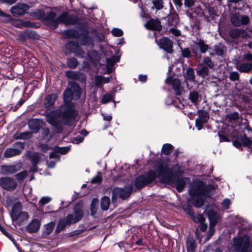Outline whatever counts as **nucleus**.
<instances>
[{"mask_svg":"<svg viewBox=\"0 0 252 252\" xmlns=\"http://www.w3.org/2000/svg\"><path fill=\"white\" fill-rule=\"evenodd\" d=\"M70 85L71 89L67 88L64 92V103L60 110L52 111L46 115L47 121L54 126H58V118H61L63 122L68 125H71L75 121L77 113L71 101L73 98L77 99L80 97L81 89L76 82H70Z\"/></svg>","mask_w":252,"mask_h":252,"instance_id":"nucleus-1","label":"nucleus"},{"mask_svg":"<svg viewBox=\"0 0 252 252\" xmlns=\"http://www.w3.org/2000/svg\"><path fill=\"white\" fill-rule=\"evenodd\" d=\"M153 168L158 173V178H159L162 182L175 187L179 192L182 191L187 182L190 181L189 178L174 177L172 169L169 168L167 164H164L162 161H156Z\"/></svg>","mask_w":252,"mask_h":252,"instance_id":"nucleus-2","label":"nucleus"},{"mask_svg":"<svg viewBox=\"0 0 252 252\" xmlns=\"http://www.w3.org/2000/svg\"><path fill=\"white\" fill-rule=\"evenodd\" d=\"M230 21L233 26L240 27L249 26L251 23V19L248 15L235 12L230 14ZM228 33L229 36L234 39L240 37L247 39L250 37L246 30L242 28H233L229 30Z\"/></svg>","mask_w":252,"mask_h":252,"instance_id":"nucleus-3","label":"nucleus"},{"mask_svg":"<svg viewBox=\"0 0 252 252\" xmlns=\"http://www.w3.org/2000/svg\"><path fill=\"white\" fill-rule=\"evenodd\" d=\"M99 42L100 44L98 45V51L101 52L99 55L95 54V61L103 59L104 61H106V70L102 72L103 74H110L115 69L114 65L116 62L119 61V57H113L111 58H106L107 55V49L108 47L107 41L105 40V35L103 32L100 33L95 31V42Z\"/></svg>","mask_w":252,"mask_h":252,"instance_id":"nucleus-4","label":"nucleus"},{"mask_svg":"<svg viewBox=\"0 0 252 252\" xmlns=\"http://www.w3.org/2000/svg\"><path fill=\"white\" fill-rule=\"evenodd\" d=\"M83 216V203L82 201H80L74 206L72 214H69L65 218L59 220L57 231H60L66 226L77 222L82 219Z\"/></svg>","mask_w":252,"mask_h":252,"instance_id":"nucleus-5","label":"nucleus"},{"mask_svg":"<svg viewBox=\"0 0 252 252\" xmlns=\"http://www.w3.org/2000/svg\"><path fill=\"white\" fill-rule=\"evenodd\" d=\"M10 217L12 220L13 225L16 227L21 228L28 220L30 216L28 212L22 211V204L19 202L15 203L12 208L10 212Z\"/></svg>","mask_w":252,"mask_h":252,"instance_id":"nucleus-6","label":"nucleus"},{"mask_svg":"<svg viewBox=\"0 0 252 252\" xmlns=\"http://www.w3.org/2000/svg\"><path fill=\"white\" fill-rule=\"evenodd\" d=\"M215 189L212 185H206L201 181H196L193 182L189 189V193L190 196L202 195L209 197L211 194L210 191Z\"/></svg>","mask_w":252,"mask_h":252,"instance_id":"nucleus-7","label":"nucleus"},{"mask_svg":"<svg viewBox=\"0 0 252 252\" xmlns=\"http://www.w3.org/2000/svg\"><path fill=\"white\" fill-rule=\"evenodd\" d=\"M231 248L235 252H252L249 236L245 235L242 238H234Z\"/></svg>","mask_w":252,"mask_h":252,"instance_id":"nucleus-8","label":"nucleus"},{"mask_svg":"<svg viewBox=\"0 0 252 252\" xmlns=\"http://www.w3.org/2000/svg\"><path fill=\"white\" fill-rule=\"evenodd\" d=\"M245 128L247 130L248 133L244 132L234 138L233 141V144L237 148L243 146L252 149V129L248 125L246 126Z\"/></svg>","mask_w":252,"mask_h":252,"instance_id":"nucleus-9","label":"nucleus"},{"mask_svg":"<svg viewBox=\"0 0 252 252\" xmlns=\"http://www.w3.org/2000/svg\"><path fill=\"white\" fill-rule=\"evenodd\" d=\"M158 177V173L154 170H151L144 175H141L136 178L134 185L135 187L141 189L145 186L152 183Z\"/></svg>","mask_w":252,"mask_h":252,"instance_id":"nucleus-10","label":"nucleus"},{"mask_svg":"<svg viewBox=\"0 0 252 252\" xmlns=\"http://www.w3.org/2000/svg\"><path fill=\"white\" fill-rule=\"evenodd\" d=\"M13 147L5 149L3 156L5 158H11L21 154L22 150L24 148V144L21 142H16L13 144Z\"/></svg>","mask_w":252,"mask_h":252,"instance_id":"nucleus-11","label":"nucleus"},{"mask_svg":"<svg viewBox=\"0 0 252 252\" xmlns=\"http://www.w3.org/2000/svg\"><path fill=\"white\" fill-rule=\"evenodd\" d=\"M133 189L132 186H127L124 189L115 188L113 190L112 200L114 201L117 199L118 196L122 199H126L128 198L131 194Z\"/></svg>","mask_w":252,"mask_h":252,"instance_id":"nucleus-12","label":"nucleus"},{"mask_svg":"<svg viewBox=\"0 0 252 252\" xmlns=\"http://www.w3.org/2000/svg\"><path fill=\"white\" fill-rule=\"evenodd\" d=\"M17 186V183L12 177L6 176L0 178V187L6 191H14Z\"/></svg>","mask_w":252,"mask_h":252,"instance_id":"nucleus-13","label":"nucleus"},{"mask_svg":"<svg viewBox=\"0 0 252 252\" xmlns=\"http://www.w3.org/2000/svg\"><path fill=\"white\" fill-rule=\"evenodd\" d=\"M43 20L45 24L52 29H56L59 25V17H56V13L53 11L44 14Z\"/></svg>","mask_w":252,"mask_h":252,"instance_id":"nucleus-14","label":"nucleus"},{"mask_svg":"<svg viewBox=\"0 0 252 252\" xmlns=\"http://www.w3.org/2000/svg\"><path fill=\"white\" fill-rule=\"evenodd\" d=\"M208 49L209 45L206 44L202 40H200L198 42H194L193 45L191 46L192 52L196 57L200 56L199 52L205 53Z\"/></svg>","mask_w":252,"mask_h":252,"instance_id":"nucleus-15","label":"nucleus"},{"mask_svg":"<svg viewBox=\"0 0 252 252\" xmlns=\"http://www.w3.org/2000/svg\"><path fill=\"white\" fill-rule=\"evenodd\" d=\"M165 82L166 84H170L172 86L177 95H181L183 94L184 88L181 86L179 79L168 77L166 79Z\"/></svg>","mask_w":252,"mask_h":252,"instance_id":"nucleus-16","label":"nucleus"},{"mask_svg":"<svg viewBox=\"0 0 252 252\" xmlns=\"http://www.w3.org/2000/svg\"><path fill=\"white\" fill-rule=\"evenodd\" d=\"M77 22V18L74 15H69L67 12L63 13L59 17V24L62 23L65 25H74Z\"/></svg>","mask_w":252,"mask_h":252,"instance_id":"nucleus-17","label":"nucleus"},{"mask_svg":"<svg viewBox=\"0 0 252 252\" xmlns=\"http://www.w3.org/2000/svg\"><path fill=\"white\" fill-rule=\"evenodd\" d=\"M29 9V6L26 4L19 3L11 8V13L15 16H22Z\"/></svg>","mask_w":252,"mask_h":252,"instance_id":"nucleus-18","label":"nucleus"},{"mask_svg":"<svg viewBox=\"0 0 252 252\" xmlns=\"http://www.w3.org/2000/svg\"><path fill=\"white\" fill-rule=\"evenodd\" d=\"M30 129L32 132L37 133L41 127L45 125V123L42 120L36 119H32L29 120L28 123Z\"/></svg>","mask_w":252,"mask_h":252,"instance_id":"nucleus-19","label":"nucleus"},{"mask_svg":"<svg viewBox=\"0 0 252 252\" xmlns=\"http://www.w3.org/2000/svg\"><path fill=\"white\" fill-rule=\"evenodd\" d=\"M22 166V163L19 162L14 165H2L1 166V169L2 172L4 174H12L20 170Z\"/></svg>","mask_w":252,"mask_h":252,"instance_id":"nucleus-20","label":"nucleus"},{"mask_svg":"<svg viewBox=\"0 0 252 252\" xmlns=\"http://www.w3.org/2000/svg\"><path fill=\"white\" fill-rule=\"evenodd\" d=\"M159 45L161 48L167 53H172L173 52V42L168 37H162L159 41Z\"/></svg>","mask_w":252,"mask_h":252,"instance_id":"nucleus-21","label":"nucleus"},{"mask_svg":"<svg viewBox=\"0 0 252 252\" xmlns=\"http://www.w3.org/2000/svg\"><path fill=\"white\" fill-rule=\"evenodd\" d=\"M145 27L150 30L160 31L162 29L160 22L158 19L151 18L145 24Z\"/></svg>","mask_w":252,"mask_h":252,"instance_id":"nucleus-22","label":"nucleus"},{"mask_svg":"<svg viewBox=\"0 0 252 252\" xmlns=\"http://www.w3.org/2000/svg\"><path fill=\"white\" fill-rule=\"evenodd\" d=\"M236 69L241 73L249 74L252 72V62H245L235 64Z\"/></svg>","mask_w":252,"mask_h":252,"instance_id":"nucleus-23","label":"nucleus"},{"mask_svg":"<svg viewBox=\"0 0 252 252\" xmlns=\"http://www.w3.org/2000/svg\"><path fill=\"white\" fill-rule=\"evenodd\" d=\"M40 221L37 219H33L26 226V230L30 233H34L37 232L40 227Z\"/></svg>","mask_w":252,"mask_h":252,"instance_id":"nucleus-24","label":"nucleus"},{"mask_svg":"<svg viewBox=\"0 0 252 252\" xmlns=\"http://www.w3.org/2000/svg\"><path fill=\"white\" fill-rule=\"evenodd\" d=\"M112 80L111 76L105 77L102 75L95 76V87H102L104 84L108 83Z\"/></svg>","mask_w":252,"mask_h":252,"instance_id":"nucleus-25","label":"nucleus"},{"mask_svg":"<svg viewBox=\"0 0 252 252\" xmlns=\"http://www.w3.org/2000/svg\"><path fill=\"white\" fill-rule=\"evenodd\" d=\"M57 98V95L55 94H52L46 95L43 101L44 106L47 108L53 106Z\"/></svg>","mask_w":252,"mask_h":252,"instance_id":"nucleus-26","label":"nucleus"},{"mask_svg":"<svg viewBox=\"0 0 252 252\" xmlns=\"http://www.w3.org/2000/svg\"><path fill=\"white\" fill-rule=\"evenodd\" d=\"M214 51L217 56H222L226 53V49L225 46L220 43L214 46Z\"/></svg>","mask_w":252,"mask_h":252,"instance_id":"nucleus-27","label":"nucleus"},{"mask_svg":"<svg viewBox=\"0 0 252 252\" xmlns=\"http://www.w3.org/2000/svg\"><path fill=\"white\" fill-rule=\"evenodd\" d=\"M32 162V166L31 169L32 171H36V165L39 161L40 157L37 154H34L30 156Z\"/></svg>","mask_w":252,"mask_h":252,"instance_id":"nucleus-28","label":"nucleus"},{"mask_svg":"<svg viewBox=\"0 0 252 252\" xmlns=\"http://www.w3.org/2000/svg\"><path fill=\"white\" fill-rule=\"evenodd\" d=\"M191 203L196 208L201 207L204 203V199L200 197H192Z\"/></svg>","mask_w":252,"mask_h":252,"instance_id":"nucleus-29","label":"nucleus"},{"mask_svg":"<svg viewBox=\"0 0 252 252\" xmlns=\"http://www.w3.org/2000/svg\"><path fill=\"white\" fill-rule=\"evenodd\" d=\"M70 45H72L76 47L75 50H73L72 52H74V54L76 56L80 57H83L84 56V52L82 51V49L79 46H78L73 42H70L67 44V46Z\"/></svg>","mask_w":252,"mask_h":252,"instance_id":"nucleus-30","label":"nucleus"},{"mask_svg":"<svg viewBox=\"0 0 252 252\" xmlns=\"http://www.w3.org/2000/svg\"><path fill=\"white\" fill-rule=\"evenodd\" d=\"M195 245L194 240L192 237H189L187 241V249L188 252H193Z\"/></svg>","mask_w":252,"mask_h":252,"instance_id":"nucleus-31","label":"nucleus"},{"mask_svg":"<svg viewBox=\"0 0 252 252\" xmlns=\"http://www.w3.org/2000/svg\"><path fill=\"white\" fill-rule=\"evenodd\" d=\"M31 132L30 131H25L23 132L16 133L14 135L15 139H26L31 137Z\"/></svg>","mask_w":252,"mask_h":252,"instance_id":"nucleus-32","label":"nucleus"},{"mask_svg":"<svg viewBox=\"0 0 252 252\" xmlns=\"http://www.w3.org/2000/svg\"><path fill=\"white\" fill-rule=\"evenodd\" d=\"M65 74L67 77L75 80L79 79L80 76L82 78H84V75L83 74L79 72H75L72 71H67L65 72Z\"/></svg>","mask_w":252,"mask_h":252,"instance_id":"nucleus-33","label":"nucleus"},{"mask_svg":"<svg viewBox=\"0 0 252 252\" xmlns=\"http://www.w3.org/2000/svg\"><path fill=\"white\" fill-rule=\"evenodd\" d=\"M188 213L190 216L193 218V220L195 222L203 223L205 220V218L202 214H199L195 216H194L193 212L190 209H189Z\"/></svg>","mask_w":252,"mask_h":252,"instance_id":"nucleus-34","label":"nucleus"},{"mask_svg":"<svg viewBox=\"0 0 252 252\" xmlns=\"http://www.w3.org/2000/svg\"><path fill=\"white\" fill-rule=\"evenodd\" d=\"M184 76L186 81L189 80L194 81L195 79V75L193 69L192 68H189L187 70Z\"/></svg>","mask_w":252,"mask_h":252,"instance_id":"nucleus-35","label":"nucleus"},{"mask_svg":"<svg viewBox=\"0 0 252 252\" xmlns=\"http://www.w3.org/2000/svg\"><path fill=\"white\" fill-rule=\"evenodd\" d=\"M199 94L196 91H191L189 94V99L194 104H197L199 99Z\"/></svg>","mask_w":252,"mask_h":252,"instance_id":"nucleus-36","label":"nucleus"},{"mask_svg":"<svg viewBox=\"0 0 252 252\" xmlns=\"http://www.w3.org/2000/svg\"><path fill=\"white\" fill-rule=\"evenodd\" d=\"M110 203V198L107 196H104L101 200V207L103 210H108Z\"/></svg>","mask_w":252,"mask_h":252,"instance_id":"nucleus-37","label":"nucleus"},{"mask_svg":"<svg viewBox=\"0 0 252 252\" xmlns=\"http://www.w3.org/2000/svg\"><path fill=\"white\" fill-rule=\"evenodd\" d=\"M174 147L170 144H165L162 147V153L165 155H169L173 150Z\"/></svg>","mask_w":252,"mask_h":252,"instance_id":"nucleus-38","label":"nucleus"},{"mask_svg":"<svg viewBox=\"0 0 252 252\" xmlns=\"http://www.w3.org/2000/svg\"><path fill=\"white\" fill-rule=\"evenodd\" d=\"M209 67L207 66H203L200 69L197 70V74L199 76L205 77L209 75Z\"/></svg>","mask_w":252,"mask_h":252,"instance_id":"nucleus-39","label":"nucleus"},{"mask_svg":"<svg viewBox=\"0 0 252 252\" xmlns=\"http://www.w3.org/2000/svg\"><path fill=\"white\" fill-rule=\"evenodd\" d=\"M203 64L206 65L210 69H213L215 66V62H213L210 57H205L203 60Z\"/></svg>","mask_w":252,"mask_h":252,"instance_id":"nucleus-40","label":"nucleus"},{"mask_svg":"<svg viewBox=\"0 0 252 252\" xmlns=\"http://www.w3.org/2000/svg\"><path fill=\"white\" fill-rule=\"evenodd\" d=\"M76 31L74 30H69L64 31L62 32V35L64 38L73 37L76 35Z\"/></svg>","mask_w":252,"mask_h":252,"instance_id":"nucleus-41","label":"nucleus"},{"mask_svg":"<svg viewBox=\"0 0 252 252\" xmlns=\"http://www.w3.org/2000/svg\"><path fill=\"white\" fill-rule=\"evenodd\" d=\"M199 119L201 120L203 122H207L208 119L209 118V114L204 110H199L198 111Z\"/></svg>","mask_w":252,"mask_h":252,"instance_id":"nucleus-42","label":"nucleus"},{"mask_svg":"<svg viewBox=\"0 0 252 252\" xmlns=\"http://www.w3.org/2000/svg\"><path fill=\"white\" fill-rule=\"evenodd\" d=\"M152 3L154 5L153 8H155L158 10L162 9L164 7L163 0H152Z\"/></svg>","mask_w":252,"mask_h":252,"instance_id":"nucleus-43","label":"nucleus"},{"mask_svg":"<svg viewBox=\"0 0 252 252\" xmlns=\"http://www.w3.org/2000/svg\"><path fill=\"white\" fill-rule=\"evenodd\" d=\"M229 79L231 81H239L240 79V74L237 71H231L229 73Z\"/></svg>","mask_w":252,"mask_h":252,"instance_id":"nucleus-44","label":"nucleus"},{"mask_svg":"<svg viewBox=\"0 0 252 252\" xmlns=\"http://www.w3.org/2000/svg\"><path fill=\"white\" fill-rule=\"evenodd\" d=\"M55 223L50 222L45 226L44 234L46 235L50 234L54 229Z\"/></svg>","mask_w":252,"mask_h":252,"instance_id":"nucleus-45","label":"nucleus"},{"mask_svg":"<svg viewBox=\"0 0 252 252\" xmlns=\"http://www.w3.org/2000/svg\"><path fill=\"white\" fill-rule=\"evenodd\" d=\"M78 62L76 59L74 58H70L67 60V64L68 66L72 69H74L78 65Z\"/></svg>","mask_w":252,"mask_h":252,"instance_id":"nucleus-46","label":"nucleus"},{"mask_svg":"<svg viewBox=\"0 0 252 252\" xmlns=\"http://www.w3.org/2000/svg\"><path fill=\"white\" fill-rule=\"evenodd\" d=\"M113 99V97L111 94H106L102 96L101 99V102L103 104H105L111 101Z\"/></svg>","mask_w":252,"mask_h":252,"instance_id":"nucleus-47","label":"nucleus"},{"mask_svg":"<svg viewBox=\"0 0 252 252\" xmlns=\"http://www.w3.org/2000/svg\"><path fill=\"white\" fill-rule=\"evenodd\" d=\"M239 114L237 112H234L228 114L226 118L229 121H237L239 119Z\"/></svg>","mask_w":252,"mask_h":252,"instance_id":"nucleus-48","label":"nucleus"},{"mask_svg":"<svg viewBox=\"0 0 252 252\" xmlns=\"http://www.w3.org/2000/svg\"><path fill=\"white\" fill-rule=\"evenodd\" d=\"M69 148L68 147H60L56 146L54 148V150L57 153L61 154H65L69 151Z\"/></svg>","mask_w":252,"mask_h":252,"instance_id":"nucleus-49","label":"nucleus"},{"mask_svg":"<svg viewBox=\"0 0 252 252\" xmlns=\"http://www.w3.org/2000/svg\"><path fill=\"white\" fill-rule=\"evenodd\" d=\"M111 33L115 37H120L123 36L124 34L123 31L119 28H113L111 32Z\"/></svg>","mask_w":252,"mask_h":252,"instance_id":"nucleus-50","label":"nucleus"},{"mask_svg":"<svg viewBox=\"0 0 252 252\" xmlns=\"http://www.w3.org/2000/svg\"><path fill=\"white\" fill-rule=\"evenodd\" d=\"M52 200V198L49 196H43L42 197L38 202V205L40 206H43L46 204L49 203Z\"/></svg>","mask_w":252,"mask_h":252,"instance_id":"nucleus-51","label":"nucleus"},{"mask_svg":"<svg viewBox=\"0 0 252 252\" xmlns=\"http://www.w3.org/2000/svg\"><path fill=\"white\" fill-rule=\"evenodd\" d=\"M28 175V172L27 171H22L15 175L16 179L21 181L24 179Z\"/></svg>","mask_w":252,"mask_h":252,"instance_id":"nucleus-52","label":"nucleus"},{"mask_svg":"<svg viewBox=\"0 0 252 252\" xmlns=\"http://www.w3.org/2000/svg\"><path fill=\"white\" fill-rule=\"evenodd\" d=\"M207 10L209 15L211 17L212 19H214L216 16H218L217 14V11H216L215 8L214 7L209 6L207 7Z\"/></svg>","mask_w":252,"mask_h":252,"instance_id":"nucleus-53","label":"nucleus"},{"mask_svg":"<svg viewBox=\"0 0 252 252\" xmlns=\"http://www.w3.org/2000/svg\"><path fill=\"white\" fill-rule=\"evenodd\" d=\"M17 25L19 27L21 26L25 27H32V24L28 21H23L22 20H17Z\"/></svg>","mask_w":252,"mask_h":252,"instance_id":"nucleus-54","label":"nucleus"},{"mask_svg":"<svg viewBox=\"0 0 252 252\" xmlns=\"http://www.w3.org/2000/svg\"><path fill=\"white\" fill-rule=\"evenodd\" d=\"M178 16L177 15H172L169 16L168 18L169 24L168 26L173 25V23H171V22H173L176 24L178 22Z\"/></svg>","mask_w":252,"mask_h":252,"instance_id":"nucleus-55","label":"nucleus"},{"mask_svg":"<svg viewBox=\"0 0 252 252\" xmlns=\"http://www.w3.org/2000/svg\"><path fill=\"white\" fill-rule=\"evenodd\" d=\"M230 95L233 97H239L240 96V91L237 88L236 86L234 89H233L230 93Z\"/></svg>","mask_w":252,"mask_h":252,"instance_id":"nucleus-56","label":"nucleus"},{"mask_svg":"<svg viewBox=\"0 0 252 252\" xmlns=\"http://www.w3.org/2000/svg\"><path fill=\"white\" fill-rule=\"evenodd\" d=\"M182 54L184 57L188 58H189L191 56L190 51L188 48L182 49Z\"/></svg>","mask_w":252,"mask_h":252,"instance_id":"nucleus-57","label":"nucleus"},{"mask_svg":"<svg viewBox=\"0 0 252 252\" xmlns=\"http://www.w3.org/2000/svg\"><path fill=\"white\" fill-rule=\"evenodd\" d=\"M243 59L247 61V62H252V54L250 52L244 54L243 56Z\"/></svg>","mask_w":252,"mask_h":252,"instance_id":"nucleus-58","label":"nucleus"},{"mask_svg":"<svg viewBox=\"0 0 252 252\" xmlns=\"http://www.w3.org/2000/svg\"><path fill=\"white\" fill-rule=\"evenodd\" d=\"M205 122H203L201 120L198 118L196 119L195 120V126L198 130H200L203 127V125L205 124Z\"/></svg>","mask_w":252,"mask_h":252,"instance_id":"nucleus-59","label":"nucleus"},{"mask_svg":"<svg viewBox=\"0 0 252 252\" xmlns=\"http://www.w3.org/2000/svg\"><path fill=\"white\" fill-rule=\"evenodd\" d=\"M184 5L187 7H190L194 5L195 0H184Z\"/></svg>","mask_w":252,"mask_h":252,"instance_id":"nucleus-60","label":"nucleus"},{"mask_svg":"<svg viewBox=\"0 0 252 252\" xmlns=\"http://www.w3.org/2000/svg\"><path fill=\"white\" fill-rule=\"evenodd\" d=\"M169 32L176 36H179L181 34L180 31L179 30L173 28H171L169 30Z\"/></svg>","mask_w":252,"mask_h":252,"instance_id":"nucleus-61","label":"nucleus"},{"mask_svg":"<svg viewBox=\"0 0 252 252\" xmlns=\"http://www.w3.org/2000/svg\"><path fill=\"white\" fill-rule=\"evenodd\" d=\"M102 180V174L98 172L95 176V183H100Z\"/></svg>","mask_w":252,"mask_h":252,"instance_id":"nucleus-62","label":"nucleus"},{"mask_svg":"<svg viewBox=\"0 0 252 252\" xmlns=\"http://www.w3.org/2000/svg\"><path fill=\"white\" fill-rule=\"evenodd\" d=\"M0 16L6 17L7 19L5 20L6 22H8L11 20V16L7 14L4 13L0 9Z\"/></svg>","mask_w":252,"mask_h":252,"instance_id":"nucleus-63","label":"nucleus"},{"mask_svg":"<svg viewBox=\"0 0 252 252\" xmlns=\"http://www.w3.org/2000/svg\"><path fill=\"white\" fill-rule=\"evenodd\" d=\"M139 81L141 82H145L147 79V76L146 75L141 74L139 76L138 78Z\"/></svg>","mask_w":252,"mask_h":252,"instance_id":"nucleus-64","label":"nucleus"}]
</instances>
